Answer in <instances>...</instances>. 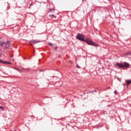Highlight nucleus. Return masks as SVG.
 I'll list each match as a JSON object with an SVG mask.
<instances>
[{"instance_id":"obj_24","label":"nucleus","mask_w":131,"mask_h":131,"mask_svg":"<svg viewBox=\"0 0 131 131\" xmlns=\"http://www.w3.org/2000/svg\"><path fill=\"white\" fill-rule=\"evenodd\" d=\"M40 71H41V70H40Z\"/></svg>"},{"instance_id":"obj_8","label":"nucleus","mask_w":131,"mask_h":131,"mask_svg":"<svg viewBox=\"0 0 131 131\" xmlns=\"http://www.w3.org/2000/svg\"><path fill=\"white\" fill-rule=\"evenodd\" d=\"M49 17H50V18H51V19H53V18H55V19H56V18H57V16H56V15H54V14H50L49 15Z\"/></svg>"},{"instance_id":"obj_2","label":"nucleus","mask_w":131,"mask_h":131,"mask_svg":"<svg viewBox=\"0 0 131 131\" xmlns=\"http://www.w3.org/2000/svg\"><path fill=\"white\" fill-rule=\"evenodd\" d=\"M2 38L0 37V39ZM11 43V42L9 40H7V41L6 42L0 41V46H1L2 47H4V46L5 45V46L4 47V49H9V48H10V44Z\"/></svg>"},{"instance_id":"obj_11","label":"nucleus","mask_w":131,"mask_h":131,"mask_svg":"<svg viewBox=\"0 0 131 131\" xmlns=\"http://www.w3.org/2000/svg\"><path fill=\"white\" fill-rule=\"evenodd\" d=\"M54 10L50 9V10L49 11V13H52V14H53V13H54Z\"/></svg>"},{"instance_id":"obj_15","label":"nucleus","mask_w":131,"mask_h":131,"mask_svg":"<svg viewBox=\"0 0 131 131\" xmlns=\"http://www.w3.org/2000/svg\"><path fill=\"white\" fill-rule=\"evenodd\" d=\"M15 70H17V71H20V70L17 68H15Z\"/></svg>"},{"instance_id":"obj_19","label":"nucleus","mask_w":131,"mask_h":131,"mask_svg":"<svg viewBox=\"0 0 131 131\" xmlns=\"http://www.w3.org/2000/svg\"><path fill=\"white\" fill-rule=\"evenodd\" d=\"M54 49H55V50H57V49H58V47H54Z\"/></svg>"},{"instance_id":"obj_1","label":"nucleus","mask_w":131,"mask_h":131,"mask_svg":"<svg viewBox=\"0 0 131 131\" xmlns=\"http://www.w3.org/2000/svg\"><path fill=\"white\" fill-rule=\"evenodd\" d=\"M84 41L89 46H93V47H96V48H98V47H99V44L96 43L94 41L91 40L90 39L86 38Z\"/></svg>"},{"instance_id":"obj_20","label":"nucleus","mask_w":131,"mask_h":131,"mask_svg":"<svg viewBox=\"0 0 131 131\" xmlns=\"http://www.w3.org/2000/svg\"><path fill=\"white\" fill-rule=\"evenodd\" d=\"M31 6H32V4H31L30 6L31 7Z\"/></svg>"},{"instance_id":"obj_3","label":"nucleus","mask_w":131,"mask_h":131,"mask_svg":"<svg viewBox=\"0 0 131 131\" xmlns=\"http://www.w3.org/2000/svg\"><path fill=\"white\" fill-rule=\"evenodd\" d=\"M76 39L81 41H85V36L82 34L78 33L76 36Z\"/></svg>"},{"instance_id":"obj_5","label":"nucleus","mask_w":131,"mask_h":131,"mask_svg":"<svg viewBox=\"0 0 131 131\" xmlns=\"http://www.w3.org/2000/svg\"><path fill=\"white\" fill-rule=\"evenodd\" d=\"M123 66H124V68H128V67H129V63L126 62H124V64H123Z\"/></svg>"},{"instance_id":"obj_21","label":"nucleus","mask_w":131,"mask_h":131,"mask_svg":"<svg viewBox=\"0 0 131 131\" xmlns=\"http://www.w3.org/2000/svg\"><path fill=\"white\" fill-rule=\"evenodd\" d=\"M31 7V6H30V7H29V9H30Z\"/></svg>"},{"instance_id":"obj_22","label":"nucleus","mask_w":131,"mask_h":131,"mask_svg":"<svg viewBox=\"0 0 131 131\" xmlns=\"http://www.w3.org/2000/svg\"><path fill=\"white\" fill-rule=\"evenodd\" d=\"M108 89H111V88L109 87Z\"/></svg>"},{"instance_id":"obj_23","label":"nucleus","mask_w":131,"mask_h":131,"mask_svg":"<svg viewBox=\"0 0 131 131\" xmlns=\"http://www.w3.org/2000/svg\"><path fill=\"white\" fill-rule=\"evenodd\" d=\"M1 61H2V60L0 59V62H1Z\"/></svg>"},{"instance_id":"obj_6","label":"nucleus","mask_w":131,"mask_h":131,"mask_svg":"<svg viewBox=\"0 0 131 131\" xmlns=\"http://www.w3.org/2000/svg\"><path fill=\"white\" fill-rule=\"evenodd\" d=\"M116 65H117V66H118V67H119V68H124L123 64H122L121 63L117 62L116 63Z\"/></svg>"},{"instance_id":"obj_7","label":"nucleus","mask_w":131,"mask_h":131,"mask_svg":"<svg viewBox=\"0 0 131 131\" xmlns=\"http://www.w3.org/2000/svg\"><path fill=\"white\" fill-rule=\"evenodd\" d=\"M0 63H2L3 64H8L9 65H11V62H9V61H3V60H1L0 61Z\"/></svg>"},{"instance_id":"obj_13","label":"nucleus","mask_w":131,"mask_h":131,"mask_svg":"<svg viewBox=\"0 0 131 131\" xmlns=\"http://www.w3.org/2000/svg\"><path fill=\"white\" fill-rule=\"evenodd\" d=\"M0 108L1 109V110H4V107L0 106Z\"/></svg>"},{"instance_id":"obj_12","label":"nucleus","mask_w":131,"mask_h":131,"mask_svg":"<svg viewBox=\"0 0 131 131\" xmlns=\"http://www.w3.org/2000/svg\"><path fill=\"white\" fill-rule=\"evenodd\" d=\"M49 46H50V47H52V46H53V43L49 42L48 43Z\"/></svg>"},{"instance_id":"obj_4","label":"nucleus","mask_w":131,"mask_h":131,"mask_svg":"<svg viewBox=\"0 0 131 131\" xmlns=\"http://www.w3.org/2000/svg\"><path fill=\"white\" fill-rule=\"evenodd\" d=\"M38 42H40V40H31L30 41V43H37Z\"/></svg>"},{"instance_id":"obj_17","label":"nucleus","mask_w":131,"mask_h":131,"mask_svg":"<svg viewBox=\"0 0 131 131\" xmlns=\"http://www.w3.org/2000/svg\"><path fill=\"white\" fill-rule=\"evenodd\" d=\"M76 67L77 68H79V69L80 68V67L78 64L76 66Z\"/></svg>"},{"instance_id":"obj_14","label":"nucleus","mask_w":131,"mask_h":131,"mask_svg":"<svg viewBox=\"0 0 131 131\" xmlns=\"http://www.w3.org/2000/svg\"><path fill=\"white\" fill-rule=\"evenodd\" d=\"M2 49H0V56H2Z\"/></svg>"},{"instance_id":"obj_9","label":"nucleus","mask_w":131,"mask_h":131,"mask_svg":"<svg viewBox=\"0 0 131 131\" xmlns=\"http://www.w3.org/2000/svg\"><path fill=\"white\" fill-rule=\"evenodd\" d=\"M126 84L128 86L131 83V80H126Z\"/></svg>"},{"instance_id":"obj_18","label":"nucleus","mask_w":131,"mask_h":131,"mask_svg":"<svg viewBox=\"0 0 131 131\" xmlns=\"http://www.w3.org/2000/svg\"><path fill=\"white\" fill-rule=\"evenodd\" d=\"M25 70H29V69H24Z\"/></svg>"},{"instance_id":"obj_16","label":"nucleus","mask_w":131,"mask_h":131,"mask_svg":"<svg viewBox=\"0 0 131 131\" xmlns=\"http://www.w3.org/2000/svg\"><path fill=\"white\" fill-rule=\"evenodd\" d=\"M114 93L115 95H117V92L116 91H115Z\"/></svg>"},{"instance_id":"obj_10","label":"nucleus","mask_w":131,"mask_h":131,"mask_svg":"<svg viewBox=\"0 0 131 131\" xmlns=\"http://www.w3.org/2000/svg\"><path fill=\"white\" fill-rule=\"evenodd\" d=\"M125 55L126 56H131V51L126 52Z\"/></svg>"}]
</instances>
